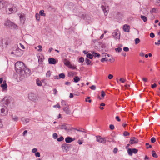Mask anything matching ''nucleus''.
Returning <instances> with one entry per match:
<instances>
[{"instance_id": "nucleus-1", "label": "nucleus", "mask_w": 160, "mask_h": 160, "mask_svg": "<svg viewBox=\"0 0 160 160\" xmlns=\"http://www.w3.org/2000/svg\"><path fill=\"white\" fill-rule=\"evenodd\" d=\"M15 69L17 72L20 75L25 77L31 74L29 69L25 67L22 62H18L15 64Z\"/></svg>"}, {"instance_id": "nucleus-2", "label": "nucleus", "mask_w": 160, "mask_h": 160, "mask_svg": "<svg viewBox=\"0 0 160 160\" xmlns=\"http://www.w3.org/2000/svg\"><path fill=\"white\" fill-rule=\"evenodd\" d=\"M11 54H13L16 57L21 56L22 55V51L20 49L17 45H15L11 52Z\"/></svg>"}, {"instance_id": "nucleus-3", "label": "nucleus", "mask_w": 160, "mask_h": 160, "mask_svg": "<svg viewBox=\"0 0 160 160\" xmlns=\"http://www.w3.org/2000/svg\"><path fill=\"white\" fill-rule=\"evenodd\" d=\"M61 105L63 108V110L67 114H70L71 112V111L69 109V106L66 101L64 100L61 101Z\"/></svg>"}, {"instance_id": "nucleus-4", "label": "nucleus", "mask_w": 160, "mask_h": 160, "mask_svg": "<svg viewBox=\"0 0 160 160\" xmlns=\"http://www.w3.org/2000/svg\"><path fill=\"white\" fill-rule=\"evenodd\" d=\"M18 9L17 5L13 4L12 5V6L8 9V10H7L6 11L7 13L9 14L14 13L17 12Z\"/></svg>"}, {"instance_id": "nucleus-5", "label": "nucleus", "mask_w": 160, "mask_h": 160, "mask_svg": "<svg viewBox=\"0 0 160 160\" xmlns=\"http://www.w3.org/2000/svg\"><path fill=\"white\" fill-rule=\"evenodd\" d=\"M13 100L12 98L9 96H5L3 99V101L4 104L8 105Z\"/></svg>"}, {"instance_id": "nucleus-6", "label": "nucleus", "mask_w": 160, "mask_h": 160, "mask_svg": "<svg viewBox=\"0 0 160 160\" xmlns=\"http://www.w3.org/2000/svg\"><path fill=\"white\" fill-rule=\"evenodd\" d=\"M7 108L3 105H1L0 108V114L3 115H7L8 114Z\"/></svg>"}, {"instance_id": "nucleus-7", "label": "nucleus", "mask_w": 160, "mask_h": 160, "mask_svg": "<svg viewBox=\"0 0 160 160\" xmlns=\"http://www.w3.org/2000/svg\"><path fill=\"white\" fill-rule=\"evenodd\" d=\"M112 36L116 39H119L120 37V32L118 30H115L112 33Z\"/></svg>"}, {"instance_id": "nucleus-8", "label": "nucleus", "mask_w": 160, "mask_h": 160, "mask_svg": "<svg viewBox=\"0 0 160 160\" xmlns=\"http://www.w3.org/2000/svg\"><path fill=\"white\" fill-rule=\"evenodd\" d=\"M28 98L30 100L33 101H36L37 99L36 95L33 93L29 94Z\"/></svg>"}, {"instance_id": "nucleus-9", "label": "nucleus", "mask_w": 160, "mask_h": 160, "mask_svg": "<svg viewBox=\"0 0 160 160\" xmlns=\"http://www.w3.org/2000/svg\"><path fill=\"white\" fill-rule=\"evenodd\" d=\"M18 15L19 17L21 23L22 24H24L25 20V14L23 13H20L18 14Z\"/></svg>"}, {"instance_id": "nucleus-10", "label": "nucleus", "mask_w": 160, "mask_h": 160, "mask_svg": "<svg viewBox=\"0 0 160 160\" xmlns=\"http://www.w3.org/2000/svg\"><path fill=\"white\" fill-rule=\"evenodd\" d=\"M101 8L103 11L105 15L107 16L109 10V7L106 5H102Z\"/></svg>"}, {"instance_id": "nucleus-11", "label": "nucleus", "mask_w": 160, "mask_h": 160, "mask_svg": "<svg viewBox=\"0 0 160 160\" xmlns=\"http://www.w3.org/2000/svg\"><path fill=\"white\" fill-rule=\"evenodd\" d=\"M96 137L97 142L103 144L106 142V140L105 138H102L99 136H97Z\"/></svg>"}, {"instance_id": "nucleus-12", "label": "nucleus", "mask_w": 160, "mask_h": 160, "mask_svg": "<svg viewBox=\"0 0 160 160\" xmlns=\"http://www.w3.org/2000/svg\"><path fill=\"white\" fill-rule=\"evenodd\" d=\"M138 150L135 148L131 149L129 148L128 150V154L131 156L132 154V153H137L138 152Z\"/></svg>"}, {"instance_id": "nucleus-13", "label": "nucleus", "mask_w": 160, "mask_h": 160, "mask_svg": "<svg viewBox=\"0 0 160 160\" xmlns=\"http://www.w3.org/2000/svg\"><path fill=\"white\" fill-rule=\"evenodd\" d=\"M0 86L2 88V91L6 92L7 90V86L6 81L4 80L3 82V83Z\"/></svg>"}, {"instance_id": "nucleus-14", "label": "nucleus", "mask_w": 160, "mask_h": 160, "mask_svg": "<svg viewBox=\"0 0 160 160\" xmlns=\"http://www.w3.org/2000/svg\"><path fill=\"white\" fill-rule=\"evenodd\" d=\"M138 141V139L134 137H132L131 138L129 143L131 144H135L137 143Z\"/></svg>"}, {"instance_id": "nucleus-15", "label": "nucleus", "mask_w": 160, "mask_h": 160, "mask_svg": "<svg viewBox=\"0 0 160 160\" xmlns=\"http://www.w3.org/2000/svg\"><path fill=\"white\" fill-rule=\"evenodd\" d=\"M7 2L3 0H0V10L4 8L6 6Z\"/></svg>"}, {"instance_id": "nucleus-16", "label": "nucleus", "mask_w": 160, "mask_h": 160, "mask_svg": "<svg viewBox=\"0 0 160 160\" xmlns=\"http://www.w3.org/2000/svg\"><path fill=\"white\" fill-rule=\"evenodd\" d=\"M48 61L49 63L51 64H55L58 62L57 60H56L54 58H48Z\"/></svg>"}, {"instance_id": "nucleus-17", "label": "nucleus", "mask_w": 160, "mask_h": 160, "mask_svg": "<svg viewBox=\"0 0 160 160\" xmlns=\"http://www.w3.org/2000/svg\"><path fill=\"white\" fill-rule=\"evenodd\" d=\"M37 56L38 58V61L39 63H42L44 59L43 56L42 54H38Z\"/></svg>"}, {"instance_id": "nucleus-18", "label": "nucleus", "mask_w": 160, "mask_h": 160, "mask_svg": "<svg viewBox=\"0 0 160 160\" xmlns=\"http://www.w3.org/2000/svg\"><path fill=\"white\" fill-rule=\"evenodd\" d=\"M75 139V138H72L71 137H68L65 138V141L67 143H70L74 141Z\"/></svg>"}, {"instance_id": "nucleus-19", "label": "nucleus", "mask_w": 160, "mask_h": 160, "mask_svg": "<svg viewBox=\"0 0 160 160\" xmlns=\"http://www.w3.org/2000/svg\"><path fill=\"white\" fill-rule=\"evenodd\" d=\"M10 24L9 28L14 29H17L18 28V26L13 22H12Z\"/></svg>"}, {"instance_id": "nucleus-20", "label": "nucleus", "mask_w": 160, "mask_h": 160, "mask_svg": "<svg viewBox=\"0 0 160 160\" xmlns=\"http://www.w3.org/2000/svg\"><path fill=\"white\" fill-rule=\"evenodd\" d=\"M11 21H10L9 20H7L5 21L4 23V26L9 27H10V24L11 23Z\"/></svg>"}, {"instance_id": "nucleus-21", "label": "nucleus", "mask_w": 160, "mask_h": 160, "mask_svg": "<svg viewBox=\"0 0 160 160\" xmlns=\"http://www.w3.org/2000/svg\"><path fill=\"white\" fill-rule=\"evenodd\" d=\"M123 30L125 32H129V26L127 25H124L123 26Z\"/></svg>"}, {"instance_id": "nucleus-22", "label": "nucleus", "mask_w": 160, "mask_h": 160, "mask_svg": "<svg viewBox=\"0 0 160 160\" xmlns=\"http://www.w3.org/2000/svg\"><path fill=\"white\" fill-rule=\"evenodd\" d=\"M21 120L24 123H28L29 122L30 119L23 117L21 118Z\"/></svg>"}, {"instance_id": "nucleus-23", "label": "nucleus", "mask_w": 160, "mask_h": 160, "mask_svg": "<svg viewBox=\"0 0 160 160\" xmlns=\"http://www.w3.org/2000/svg\"><path fill=\"white\" fill-rule=\"evenodd\" d=\"M42 46L41 45H38L37 47H35V49H37L39 52H41L42 51Z\"/></svg>"}, {"instance_id": "nucleus-24", "label": "nucleus", "mask_w": 160, "mask_h": 160, "mask_svg": "<svg viewBox=\"0 0 160 160\" xmlns=\"http://www.w3.org/2000/svg\"><path fill=\"white\" fill-rule=\"evenodd\" d=\"M63 62L64 64L67 66H68L70 63V62L66 58H65L63 60Z\"/></svg>"}, {"instance_id": "nucleus-25", "label": "nucleus", "mask_w": 160, "mask_h": 160, "mask_svg": "<svg viewBox=\"0 0 160 160\" xmlns=\"http://www.w3.org/2000/svg\"><path fill=\"white\" fill-rule=\"evenodd\" d=\"M92 53L93 55V56L95 57H99L100 56V55L99 54L95 52L94 51L92 52Z\"/></svg>"}, {"instance_id": "nucleus-26", "label": "nucleus", "mask_w": 160, "mask_h": 160, "mask_svg": "<svg viewBox=\"0 0 160 160\" xmlns=\"http://www.w3.org/2000/svg\"><path fill=\"white\" fill-rule=\"evenodd\" d=\"M68 67L69 68L72 69H74L76 68V66H75L74 64H71V63Z\"/></svg>"}, {"instance_id": "nucleus-27", "label": "nucleus", "mask_w": 160, "mask_h": 160, "mask_svg": "<svg viewBox=\"0 0 160 160\" xmlns=\"http://www.w3.org/2000/svg\"><path fill=\"white\" fill-rule=\"evenodd\" d=\"M36 83L37 85L39 86H41L42 85V83L38 79L37 80Z\"/></svg>"}, {"instance_id": "nucleus-28", "label": "nucleus", "mask_w": 160, "mask_h": 160, "mask_svg": "<svg viewBox=\"0 0 160 160\" xmlns=\"http://www.w3.org/2000/svg\"><path fill=\"white\" fill-rule=\"evenodd\" d=\"M12 119L15 121H17L18 120V117L15 115H12Z\"/></svg>"}, {"instance_id": "nucleus-29", "label": "nucleus", "mask_w": 160, "mask_h": 160, "mask_svg": "<svg viewBox=\"0 0 160 160\" xmlns=\"http://www.w3.org/2000/svg\"><path fill=\"white\" fill-rule=\"evenodd\" d=\"M73 79L74 80V82H78L80 80L79 78L77 76L75 77Z\"/></svg>"}, {"instance_id": "nucleus-30", "label": "nucleus", "mask_w": 160, "mask_h": 160, "mask_svg": "<svg viewBox=\"0 0 160 160\" xmlns=\"http://www.w3.org/2000/svg\"><path fill=\"white\" fill-rule=\"evenodd\" d=\"M141 18L144 22H146L147 20V18L145 16L141 15Z\"/></svg>"}, {"instance_id": "nucleus-31", "label": "nucleus", "mask_w": 160, "mask_h": 160, "mask_svg": "<svg viewBox=\"0 0 160 160\" xmlns=\"http://www.w3.org/2000/svg\"><path fill=\"white\" fill-rule=\"evenodd\" d=\"M39 14L42 16H45L46 15L44 13V11L43 10H41L39 11Z\"/></svg>"}, {"instance_id": "nucleus-32", "label": "nucleus", "mask_w": 160, "mask_h": 160, "mask_svg": "<svg viewBox=\"0 0 160 160\" xmlns=\"http://www.w3.org/2000/svg\"><path fill=\"white\" fill-rule=\"evenodd\" d=\"M140 40L139 38H136L135 40V44H137L140 43Z\"/></svg>"}, {"instance_id": "nucleus-33", "label": "nucleus", "mask_w": 160, "mask_h": 160, "mask_svg": "<svg viewBox=\"0 0 160 160\" xmlns=\"http://www.w3.org/2000/svg\"><path fill=\"white\" fill-rule=\"evenodd\" d=\"M152 155L153 157L157 158L158 156L157 155L155 152L154 151H152Z\"/></svg>"}, {"instance_id": "nucleus-34", "label": "nucleus", "mask_w": 160, "mask_h": 160, "mask_svg": "<svg viewBox=\"0 0 160 160\" xmlns=\"http://www.w3.org/2000/svg\"><path fill=\"white\" fill-rule=\"evenodd\" d=\"M35 17H36V18L37 20L38 21L40 20V15L38 13H36V15H35Z\"/></svg>"}, {"instance_id": "nucleus-35", "label": "nucleus", "mask_w": 160, "mask_h": 160, "mask_svg": "<svg viewBox=\"0 0 160 160\" xmlns=\"http://www.w3.org/2000/svg\"><path fill=\"white\" fill-rule=\"evenodd\" d=\"M51 75V72L50 71H48L46 73V77L47 78H49Z\"/></svg>"}, {"instance_id": "nucleus-36", "label": "nucleus", "mask_w": 160, "mask_h": 160, "mask_svg": "<svg viewBox=\"0 0 160 160\" xmlns=\"http://www.w3.org/2000/svg\"><path fill=\"white\" fill-rule=\"evenodd\" d=\"M65 77V75L63 73H62L59 74V78H64Z\"/></svg>"}, {"instance_id": "nucleus-37", "label": "nucleus", "mask_w": 160, "mask_h": 160, "mask_svg": "<svg viewBox=\"0 0 160 160\" xmlns=\"http://www.w3.org/2000/svg\"><path fill=\"white\" fill-rule=\"evenodd\" d=\"M53 107L54 108H58L59 109H60L61 108V106H60V105H59V104L58 103H57L56 105H54L53 106Z\"/></svg>"}, {"instance_id": "nucleus-38", "label": "nucleus", "mask_w": 160, "mask_h": 160, "mask_svg": "<svg viewBox=\"0 0 160 160\" xmlns=\"http://www.w3.org/2000/svg\"><path fill=\"white\" fill-rule=\"evenodd\" d=\"M86 62L87 65H89L91 62V61L88 58L86 59Z\"/></svg>"}, {"instance_id": "nucleus-39", "label": "nucleus", "mask_w": 160, "mask_h": 160, "mask_svg": "<svg viewBox=\"0 0 160 160\" xmlns=\"http://www.w3.org/2000/svg\"><path fill=\"white\" fill-rule=\"evenodd\" d=\"M122 48H116L115 49V51L117 52H120L122 51Z\"/></svg>"}, {"instance_id": "nucleus-40", "label": "nucleus", "mask_w": 160, "mask_h": 160, "mask_svg": "<svg viewBox=\"0 0 160 160\" xmlns=\"http://www.w3.org/2000/svg\"><path fill=\"white\" fill-rule=\"evenodd\" d=\"M87 57L90 58V59H92L93 58V55H92V54L89 53L87 55Z\"/></svg>"}, {"instance_id": "nucleus-41", "label": "nucleus", "mask_w": 160, "mask_h": 160, "mask_svg": "<svg viewBox=\"0 0 160 160\" xmlns=\"http://www.w3.org/2000/svg\"><path fill=\"white\" fill-rule=\"evenodd\" d=\"M84 61V58L82 57H81L79 59V62L80 63H82Z\"/></svg>"}, {"instance_id": "nucleus-42", "label": "nucleus", "mask_w": 160, "mask_h": 160, "mask_svg": "<svg viewBox=\"0 0 160 160\" xmlns=\"http://www.w3.org/2000/svg\"><path fill=\"white\" fill-rule=\"evenodd\" d=\"M59 128L62 129H66V126L64 125L59 126Z\"/></svg>"}, {"instance_id": "nucleus-43", "label": "nucleus", "mask_w": 160, "mask_h": 160, "mask_svg": "<svg viewBox=\"0 0 160 160\" xmlns=\"http://www.w3.org/2000/svg\"><path fill=\"white\" fill-rule=\"evenodd\" d=\"M64 139L63 137L61 136L57 139V140L58 141H62Z\"/></svg>"}, {"instance_id": "nucleus-44", "label": "nucleus", "mask_w": 160, "mask_h": 160, "mask_svg": "<svg viewBox=\"0 0 160 160\" xmlns=\"http://www.w3.org/2000/svg\"><path fill=\"white\" fill-rule=\"evenodd\" d=\"M129 135V133L127 131H125L123 132V135L125 136H128Z\"/></svg>"}, {"instance_id": "nucleus-45", "label": "nucleus", "mask_w": 160, "mask_h": 160, "mask_svg": "<svg viewBox=\"0 0 160 160\" xmlns=\"http://www.w3.org/2000/svg\"><path fill=\"white\" fill-rule=\"evenodd\" d=\"M101 96L102 97H104L106 95V94L105 92L103 91H101Z\"/></svg>"}, {"instance_id": "nucleus-46", "label": "nucleus", "mask_w": 160, "mask_h": 160, "mask_svg": "<svg viewBox=\"0 0 160 160\" xmlns=\"http://www.w3.org/2000/svg\"><path fill=\"white\" fill-rule=\"evenodd\" d=\"M151 141L152 143L155 142L156 141L155 138L154 137L152 138L151 139Z\"/></svg>"}, {"instance_id": "nucleus-47", "label": "nucleus", "mask_w": 160, "mask_h": 160, "mask_svg": "<svg viewBox=\"0 0 160 160\" xmlns=\"http://www.w3.org/2000/svg\"><path fill=\"white\" fill-rule=\"evenodd\" d=\"M53 137L54 138L56 139L58 137V134L56 133H54L53 134Z\"/></svg>"}, {"instance_id": "nucleus-48", "label": "nucleus", "mask_w": 160, "mask_h": 160, "mask_svg": "<svg viewBox=\"0 0 160 160\" xmlns=\"http://www.w3.org/2000/svg\"><path fill=\"white\" fill-rule=\"evenodd\" d=\"M101 61L102 62H103L104 61H108V59H107L106 58H103L101 59Z\"/></svg>"}, {"instance_id": "nucleus-49", "label": "nucleus", "mask_w": 160, "mask_h": 160, "mask_svg": "<svg viewBox=\"0 0 160 160\" xmlns=\"http://www.w3.org/2000/svg\"><path fill=\"white\" fill-rule=\"evenodd\" d=\"M90 97H87V98L85 99L86 102H91L92 101L91 100L89 99V101H88V99H90Z\"/></svg>"}, {"instance_id": "nucleus-50", "label": "nucleus", "mask_w": 160, "mask_h": 160, "mask_svg": "<svg viewBox=\"0 0 160 160\" xmlns=\"http://www.w3.org/2000/svg\"><path fill=\"white\" fill-rule=\"evenodd\" d=\"M35 155L36 157H39L40 156V153L38 152L35 153Z\"/></svg>"}, {"instance_id": "nucleus-51", "label": "nucleus", "mask_w": 160, "mask_h": 160, "mask_svg": "<svg viewBox=\"0 0 160 160\" xmlns=\"http://www.w3.org/2000/svg\"><path fill=\"white\" fill-rule=\"evenodd\" d=\"M156 9L155 8H152L151 10L150 11V12L151 13H155L156 11Z\"/></svg>"}, {"instance_id": "nucleus-52", "label": "nucleus", "mask_w": 160, "mask_h": 160, "mask_svg": "<svg viewBox=\"0 0 160 160\" xmlns=\"http://www.w3.org/2000/svg\"><path fill=\"white\" fill-rule=\"evenodd\" d=\"M113 78V76L112 74H109L108 76V78L110 79H112Z\"/></svg>"}, {"instance_id": "nucleus-53", "label": "nucleus", "mask_w": 160, "mask_h": 160, "mask_svg": "<svg viewBox=\"0 0 160 160\" xmlns=\"http://www.w3.org/2000/svg\"><path fill=\"white\" fill-rule=\"evenodd\" d=\"M37 151V149L36 148H34L32 149V152L33 153H36Z\"/></svg>"}, {"instance_id": "nucleus-54", "label": "nucleus", "mask_w": 160, "mask_h": 160, "mask_svg": "<svg viewBox=\"0 0 160 160\" xmlns=\"http://www.w3.org/2000/svg\"><path fill=\"white\" fill-rule=\"evenodd\" d=\"M90 88L92 90H95L96 88V86L95 85H93L90 87Z\"/></svg>"}, {"instance_id": "nucleus-55", "label": "nucleus", "mask_w": 160, "mask_h": 160, "mask_svg": "<svg viewBox=\"0 0 160 160\" xmlns=\"http://www.w3.org/2000/svg\"><path fill=\"white\" fill-rule=\"evenodd\" d=\"M150 36L151 38H153L155 37V35L154 33L152 32L150 33Z\"/></svg>"}, {"instance_id": "nucleus-56", "label": "nucleus", "mask_w": 160, "mask_h": 160, "mask_svg": "<svg viewBox=\"0 0 160 160\" xmlns=\"http://www.w3.org/2000/svg\"><path fill=\"white\" fill-rule=\"evenodd\" d=\"M123 50L125 52H128L129 51V48L127 47H124L123 48Z\"/></svg>"}, {"instance_id": "nucleus-57", "label": "nucleus", "mask_w": 160, "mask_h": 160, "mask_svg": "<svg viewBox=\"0 0 160 160\" xmlns=\"http://www.w3.org/2000/svg\"><path fill=\"white\" fill-rule=\"evenodd\" d=\"M120 81L124 83L125 81V80L123 78H121L120 79Z\"/></svg>"}, {"instance_id": "nucleus-58", "label": "nucleus", "mask_w": 160, "mask_h": 160, "mask_svg": "<svg viewBox=\"0 0 160 160\" xmlns=\"http://www.w3.org/2000/svg\"><path fill=\"white\" fill-rule=\"evenodd\" d=\"M110 128L111 129V130H113L114 129V126L113 125H110Z\"/></svg>"}, {"instance_id": "nucleus-59", "label": "nucleus", "mask_w": 160, "mask_h": 160, "mask_svg": "<svg viewBox=\"0 0 160 160\" xmlns=\"http://www.w3.org/2000/svg\"><path fill=\"white\" fill-rule=\"evenodd\" d=\"M156 45H160V40H158L157 42H156L155 43Z\"/></svg>"}, {"instance_id": "nucleus-60", "label": "nucleus", "mask_w": 160, "mask_h": 160, "mask_svg": "<svg viewBox=\"0 0 160 160\" xmlns=\"http://www.w3.org/2000/svg\"><path fill=\"white\" fill-rule=\"evenodd\" d=\"M157 86V85L156 84L154 83L153 84H152L151 85V87L152 88H154L156 87Z\"/></svg>"}, {"instance_id": "nucleus-61", "label": "nucleus", "mask_w": 160, "mask_h": 160, "mask_svg": "<svg viewBox=\"0 0 160 160\" xmlns=\"http://www.w3.org/2000/svg\"><path fill=\"white\" fill-rule=\"evenodd\" d=\"M116 119L117 120V121H118V122H120L121 121L120 119L119 118V117L118 116H117L116 117Z\"/></svg>"}, {"instance_id": "nucleus-62", "label": "nucleus", "mask_w": 160, "mask_h": 160, "mask_svg": "<svg viewBox=\"0 0 160 160\" xmlns=\"http://www.w3.org/2000/svg\"><path fill=\"white\" fill-rule=\"evenodd\" d=\"M139 55L140 56H141V57H143L144 55V53L142 52H141L140 53H139Z\"/></svg>"}, {"instance_id": "nucleus-63", "label": "nucleus", "mask_w": 160, "mask_h": 160, "mask_svg": "<svg viewBox=\"0 0 160 160\" xmlns=\"http://www.w3.org/2000/svg\"><path fill=\"white\" fill-rule=\"evenodd\" d=\"M53 92H54V94L55 95H56L57 94V90L56 89L54 88L53 90Z\"/></svg>"}, {"instance_id": "nucleus-64", "label": "nucleus", "mask_w": 160, "mask_h": 160, "mask_svg": "<svg viewBox=\"0 0 160 160\" xmlns=\"http://www.w3.org/2000/svg\"><path fill=\"white\" fill-rule=\"evenodd\" d=\"M19 45H20V46L22 48V49H25V47H24V46L23 45H22L21 43H19Z\"/></svg>"}]
</instances>
